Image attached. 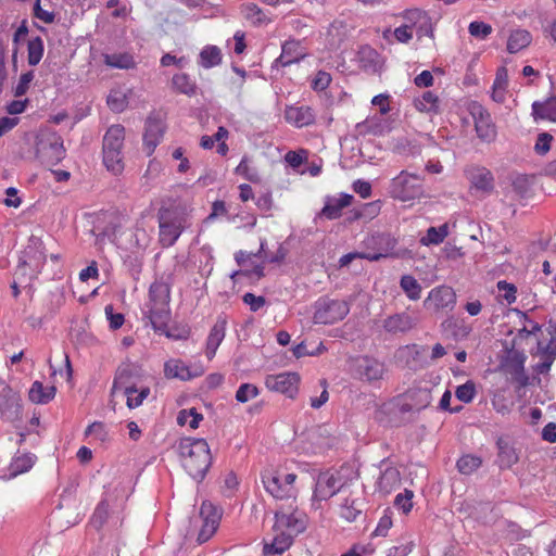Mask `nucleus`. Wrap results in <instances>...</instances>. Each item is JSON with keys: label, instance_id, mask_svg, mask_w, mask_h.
Segmentation results:
<instances>
[{"label": "nucleus", "instance_id": "f257e3e1", "mask_svg": "<svg viewBox=\"0 0 556 556\" xmlns=\"http://www.w3.org/2000/svg\"><path fill=\"white\" fill-rule=\"evenodd\" d=\"M178 450L186 471L194 480L201 482L212 465V455L206 440L182 438L179 441Z\"/></svg>", "mask_w": 556, "mask_h": 556}, {"label": "nucleus", "instance_id": "f03ea898", "mask_svg": "<svg viewBox=\"0 0 556 556\" xmlns=\"http://www.w3.org/2000/svg\"><path fill=\"white\" fill-rule=\"evenodd\" d=\"M170 282L161 277L155 279L149 288L148 302L142 309L143 317L149 320L152 328H164L165 321L170 320Z\"/></svg>", "mask_w": 556, "mask_h": 556}, {"label": "nucleus", "instance_id": "7ed1b4c3", "mask_svg": "<svg viewBox=\"0 0 556 556\" xmlns=\"http://www.w3.org/2000/svg\"><path fill=\"white\" fill-rule=\"evenodd\" d=\"M47 255L41 239L31 236L28 244L22 252L14 276L17 279L28 277V280L37 278L46 263Z\"/></svg>", "mask_w": 556, "mask_h": 556}, {"label": "nucleus", "instance_id": "20e7f679", "mask_svg": "<svg viewBox=\"0 0 556 556\" xmlns=\"http://www.w3.org/2000/svg\"><path fill=\"white\" fill-rule=\"evenodd\" d=\"M290 502L288 506H280L275 513V529L285 531L295 538L306 530L308 518L306 514L300 510Z\"/></svg>", "mask_w": 556, "mask_h": 556}, {"label": "nucleus", "instance_id": "39448f33", "mask_svg": "<svg viewBox=\"0 0 556 556\" xmlns=\"http://www.w3.org/2000/svg\"><path fill=\"white\" fill-rule=\"evenodd\" d=\"M65 156L62 137L55 131H46L37 136L36 157L45 165H56Z\"/></svg>", "mask_w": 556, "mask_h": 556}, {"label": "nucleus", "instance_id": "423d86ee", "mask_svg": "<svg viewBox=\"0 0 556 556\" xmlns=\"http://www.w3.org/2000/svg\"><path fill=\"white\" fill-rule=\"evenodd\" d=\"M349 371L353 379L362 382L374 383L383 379L386 374L384 363L368 355H359L351 359Z\"/></svg>", "mask_w": 556, "mask_h": 556}, {"label": "nucleus", "instance_id": "0eeeda50", "mask_svg": "<svg viewBox=\"0 0 556 556\" xmlns=\"http://www.w3.org/2000/svg\"><path fill=\"white\" fill-rule=\"evenodd\" d=\"M315 312L313 320L318 325H332L342 320L350 312L345 301L330 299L329 296L319 298L314 305Z\"/></svg>", "mask_w": 556, "mask_h": 556}, {"label": "nucleus", "instance_id": "6e6552de", "mask_svg": "<svg viewBox=\"0 0 556 556\" xmlns=\"http://www.w3.org/2000/svg\"><path fill=\"white\" fill-rule=\"evenodd\" d=\"M515 346L516 339H513L510 346H505V355L501 361V367L506 374L510 375L511 380L519 387H526L529 383V377L525 371L527 355Z\"/></svg>", "mask_w": 556, "mask_h": 556}, {"label": "nucleus", "instance_id": "1a4fd4ad", "mask_svg": "<svg viewBox=\"0 0 556 556\" xmlns=\"http://www.w3.org/2000/svg\"><path fill=\"white\" fill-rule=\"evenodd\" d=\"M389 192L392 198L403 202L414 200L424 192L421 179L415 174L402 170L391 180Z\"/></svg>", "mask_w": 556, "mask_h": 556}, {"label": "nucleus", "instance_id": "9d476101", "mask_svg": "<svg viewBox=\"0 0 556 556\" xmlns=\"http://www.w3.org/2000/svg\"><path fill=\"white\" fill-rule=\"evenodd\" d=\"M159 218V241L163 248H169L180 237L184 227L181 218L168 208H160L157 213Z\"/></svg>", "mask_w": 556, "mask_h": 556}, {"label": "nucleus", "instance_id": "9b49d317", "mask_svg": "<svg viewBox=\"0 0 556 556\" xmlns=\"http://www.w3.org/2000/svg\"><path fill=\"white\" fill-rule=\"evenodd\" d=\"M366 251H363V258L370 262H377L392 254L396 245V240L386 232H378L367 237L364 240Z\"/></svg>", "mask_w": 556, "mask_h": 556}, {"label": "nucleus", "instance_id": "f8f14e48", "mask_svg": "<svg viewBox=\"0 0 556 556\" xmlns=\"http://www.w3.org/2000/svg\"><path fill=\"white\" fill-rule=\"evenodd\" d=\"M200 517L202 526L198 534V542L205 543L216 532L220 518L222 510L210 501H203L200 507Z\"/></svg>", "mask_w": 556, "mask_h": 556}, {"label": "nucleus", "instance_id": "ddd939ff", "mask_svg": "<svg viewBox=\"0 0 556 556\" xmlns=\"http://www.w3.org/2000/svg\"><path fill=\"white\" fill-rule=\"evenodd\" d=\"M464 174L470 184V189H475L483 194H490L494 190V175L486 167L469 165L465 168Z\"/></svg>", "mask_w": 556, "mask_h": 556}, {"label": "nucleus", "instance_id": "4468645a", "mask_svg": "<svg viewBox=\"0 0 556 556\" xmlns=\"http://www.w3.org/2000/svg\"><path fill=\"white\" fill-rule=\"evenodd\" d=\"M342 477L330 470L320 472L317 477L313 493L314 500L327 501L336 495L343 486Z\"/></svg>", "mask_w": 556, "mask_h": 556}, {"label": "nucleus", "instance_id": "2eb2a0df", "mask_svg": "<svg viewBox=\"0 0 556 556\" xmlns=\"http://www.w3.org/2000/svg\"><path fill=\"white\" fill-rule=\"evenodd\" d=\"M22 418L21 396L10 387L0 391V419L15 422Z\"/></svg>", "mask_w": 556, "mask_h": 556}, {"label": "nucleus", "instance_id": "dca6fc26", "mask_svg": "<svg viewBox=\"0 0 556 556\" xmlns=\"http://www.w3.org/2000/svg\"><path fill=\"white\" fill-rule=\"evenodd\" d=\"M299 383V374L291 371L269 375L265 379V384L269 390L282 393L290 399H293L296 395Z\"/></svg>", "mask_w": 556, "mask_h": 556}, {"label": "nucleus", "instance_id": "f3484780", "mask_svg": "<svg viewBox=\"0 0 556 556\" xmlns=\"http://www.w3.org/2000/svg\"><path fill=\"white\" fill-rule=\"evenodd\" d=\"M477 136L484 142H493L496 138V127L490 113L480 104H473L470 111Z\"/></svg>", "mask_w": 556, "mask_h": 556}, {"label": "nucleus", "instance_id": "a211bd4d", "mask_svg": "<svg viewBox=\"0 0 556 556\" xmlns=\"http://www.w3.org/2000/svg\"><path fill=\"white\" fill-rule=\"evenodd\" d=\"M306 56L305 49L303 48L300 40L290 39L285 41L281 47V54L274 61V66H289L294 63H299Z\"/></svg>", "mask_w": 556, "mask_h": 556}, {"label": "nucleus", "instance_id": "6ab92c4d", "mask_svg": "<svg viewBox=\"0 0 556 556\" xmlns=\"http://www.w3.org/2000/svg\"><path fill=\"white\" fill-rule=\"evenodd\" d=\"M227 324L228 318L226 314L222 313L217 316L215 324L211 328L206 338L205 348V355L208 359H212L215 356L218 346L223 342L226 336Z\"/></svg>", "mask_w": 556, "mask_h": 556}, {"label": "nucleus", "instance_id": "aec40b11", "mask_svg": "<svg viewBox=\"0 0 556 556\" xmlns=\"http://www.w3.org/2000/svg\"><path fill=\"white\" fill-rule=\"evenodd\" d=\"M119 507L121 505L116 503V500L112 498V496L105 492L90 518V525L94 529L100 530Z\"/></svg>", "mask_w": 556, "mask_h": 556}, {"label": "nucleus", "instance_id": "412c9836", "mask_svg": "<svg viewBox=\"0 0 556 556\" xmlns=\"http://www.w3.org/2000/svg\"><path fill=\"white\" fill-rule=\"evenodd\" d=\"M165 131V126L161 119L149 116L146 121L144 134H143V144L147 150V154L151 155L161 139L163 138Z\"/></svg>", "mask_w": 556, "mask_h": 556}, {"label": "nucleus", "instance_id": "4be33fe9", "mask_svg": "<svg viewBox=\"0 0 556 556\" xmlns=\"http://www.w3.org/2000/svg\"><path fill=\"white\" fill-rule=\"evenodd\" d=\"M286 121L298 127H306L313 125L315 123V113L311 106L302 105V106H287L285 111Z\"/></svg>", "mask_w": 556, "mask_h": 556}, {"label": "nucleus", "instance_id": "5701e85b", "mask_svg": "<svg viewBox=\"0 0 556 556\" xmlns=\"http://www.w3.org/2000/svg\"><path fill=\"white\" fill-rule=\"evenodd\" d=\"M433 304L435 309H453L456 303V294L453 288L440 286L432 289L426 300V303Z\"/></svg>", "mask_w": 556, "mask_h": 556}, {"label": "nucleus", "instance_id": "b1692460", "mask_svg": "<svg viewBox=\"0 0 556 556\" xmlns=\"http://www.w3.org/2000/svg\"><path fill=\"white\" fill-rule=\"evenodd\" d=\"M262 481L266 491L275 498L290 500L293 498L290 492H287L281 475L275 471H265L262 473Z\"/></svg>", "mask_w": 556, "mask_h": 556}, {"label": "nucleus", "instance_id": "393cba45", "mask_svg": "<svg viewBox=\"0 0 556 556\" xmlns=\"http://www.w3.org/2000/svg\"><path fill=\"white\" fill-rule=\"evenodd\" d=\"M353 199V195L349 193H341L338 198L328 197L320 214L327 219H337L342 215V210L352 203Z\"/></svg>", "mask_w": 556, "mask_h": 556}, {"label": "nucleus", "instance_id": "a878e982", "mask_svg": "<svg viewBox=\"0 0 556 556\" xmlns=\"http://www.w3.org/2000/svg\"><path fill=\"white\" fill-rule=\"evenodd\" d=\"M240 12L244 20L256 27L266 26L271 22L269 12L261 9L256 3L253 2L241 4Z\"/></svg>", "mask_w": 556, "mask_h": 556}, {"label": "nucleus", "instance_id": "bb28decb", "mask_svg": "<svg viewBox=\"0 0 556 556\" xmlns=\"http://www.w3.org/2000/svg\"><path fill=\"white\" fill-rule=\"evenodd\" d=\"M202 371L192 372L181 359H169L164 364V375L168 379L191 380L200 376Z\"/></svg>", "mask_w": 556, "mask_h": 556}, {"label": "nucleus", "instance_id": "cd10ccee", "mask_svg": "<svg viewBox=\"0 0 556 556\" xmlns=\"http://www.w3.org/2000/svg\"><path fill=\"white\" fill-rule=\"evenodd\" d=\"M274 538L270 543H265L263 547V553L265 556L268 555H280L285 553L293 543L294 538L285 531H279L273 527Z\"/></svg>", "mask_w": 556, "mask_h": 556}, {"label": "nucleus", "instance_id": "c85d7f7f", "mask_svg": "<svg viewBox=\"0 0 556 556\" xmlns=\"http://www.w3.org/2000/svg\"><path fill=\"white\" fill-rule=\"evenodd\" d=\"M415 325V319L405 312L391 315L383 320V328L390 333L407 332Z\"/></svg>", "mask_w": 556, "mask_h": 556}, {"label": "nucleus", "instance_id": "c756f323", "mask_svg": "<svg viewBox=\"0 0 556 556\" xmlns=\"http://www.w3.org/2000/svg\"><path fill=\"white\" fill-rule=\"evenodd\" d=\"M125 141V127L114 124L108 128L102 140V151L123 149Z\"/></svg>", "mask_w": 556, "mask_h": 556}, {"label": "nucleus", "instance_id": "7c9ffc66", "mask_svg": "<svg viewBox=\"0 0 556 556\" xmlns=\"http://www.w3.org/2000/svg\"><path fill=\"white\" fill-rule=\"evenodd\" d=\"M378 489L380 492L389 494L401 484V473L393 466L386 467L378 479Z\"/></svg>", "mask_w": 556, "mask_h": 556}, {"label": "nucleus", "instance_id": "2f4dec72", "mask_svg": "<svg viewBox=\"0 0 556 556\" xmlns=\"http://www.w3.org/2000/svg\"><path fill=\"white\" fill-rule=\"evenodd\" d=\"M172 86L176 92L188 97H194L198 92L195 79L187 73L175 74L172 78Z\"/></svg>", "mask_w": 556, "mask_h": 556}, {"label": "nucleus", "instance_id": "473e14b6", "mask_svg": "<svg viewBox=\"0 0 556 556\" xmlns=\"http://www.w3.org/2000/svg\"><path fill=\"white\" fill-rule=\"evenodd\" d=\"M496 445L498 448L497 463L502 469H508L518 463V454L507 441L498 439Z\"/></svg>", "mask_w": 556, "mask_h": 556}, {"label": "nucleus", "instance_id": "72a5a7b5", "mask_svg": "<svg viewBox=\"0 0 556 556\" xmlns=\"http://www.w3.org/2000/svg\"><path fill=\"white\" fill-rule=\"evenodd\" d=\"M55 392V387H45L42 382L35 381L29 389L28 397L35 404H47L54 399Z\"/></svg>", "mask_w": 556, "mask_h": 556}, {"label": "nucleus", "instance_id": "f704fd0d", "mask_svg": "<svg viewBox=\"0 0 556 556\" xmlns=\"http://www.w3.org/2000/svg\"><path fill=\"white\" fill-rule=\"evenodd\" d=\"M532 116L536 119L556 122V98H549L544 102L532 103Z\"/></svg>", "mask_w": 556, "mask_h": 556}, {"label": "nucleus", "instance_id": "c9c22d12", "mask_svg": "<svg viewBox=\"0 0 556 556\" xmlns=\"http://www.w3.org/2000/svg\"><path fill=\"white\" fill-rule=\"evenodd\" d=\"M136 375L137 368L134 364L123 363L116 370L113 389H123L125 392L126 387H134L131 378Z\"/></svg>", "mask_w": 556, "mask_h": 556}, {"label": "nucleus", "instance_id": "e433bc0d", "mask_svg": "<svg viewBox=\"0 0 556 556\" xmlns=\"http://www.w3.org/2000/svg\"><path fill=\"white\" fill-rule=\"evenodd\" d=\"M36 460V455L31 453H23L15 456L10 464V477H16L21 473L27 472L33 468Z\"/></svg>", "mask_w": 556, "mask_h": 556}, {"label": "nucleus", "instance_id": "4c0bfd02", "mask_svg": "<svg viewBox=\"0 0 556 556\" xmlns=\"http://www.w3.org/2000/svg\"><path fill=\"white\" fill-rule=\"evenodd\" d=\"M169 320L165 321L164 328H153V330L160 334H164L166 338L172 340H187L191 334V328L187 324H175L168 327Z\"/></svg>", "mask_w": 556, "mask_h": 556}, {"label": "nucleus", "instance_id": "58836bf2", "mask_svg": "<svg viewBox=\"0 0 556 556\" xmlns=\"http://www.w3.org/2000/svg\"><path fill=\"white\" fill-rule=\"evenodd\" d=\"M103 164L108 170L118 175L124 170L123 149L102 151Z\"/></svg>", "mask_w": 556, "mask_h": 556}, {"label": "nucleus", "instance_id": "ea45409f", "mask_svg": "<svg viewBox=\"0 0 556 556\" xmlns=\"http://www.w3.org/2000/svg\"><path fill=\"white\" fill-rule=\"evenodd\" d=\"M104 64L121 70H131L136 67V61L132 54L127 52L104 54Z\"/></svg>", "mask_w": 556, "mask_h": 556}, {"label": "nucleus", "instance_id": "a19ab883", "mask_svg": "<svg viewBox=\"0 0 556 556\" xmlns=\"http://www.w3.org/2000/svg\"><path fill=\"white\" fill-rule=\"evenodd\" d=\"M199 64L203 68H211L222 63V51L217 46H205L199 55Z\"/></svg>", "mask_w": 556, "mask_h": 556}, {"label": "nucleus", "instance_id": "79ce46f5", "mask_svg": "<svg viewBox=\"0 0 556 556\" xmlns=\"http://www.w3.org/2000/svg\"><path fill=\"white\" fill-rule=\"evenodd\" d=\"M531 42V34L525 29L513 31L507 41V50L509 53H517L528 47Z\"/></svg>", "mask_w": 556, "mask_h": 556}, {"label": "nucleus", "instance_id": "37998d69", "mask_svg": "<svg viewBox=\"0 0 556 556\" xmlns=\"http://www.w3.org/2000/svg\"><path fill=\"white\" fill-rule=\"evenodd\" d=\"M150 238L143 228H135L129 232L130 252L142 254L148 248Z\"/></svg>", "mask_w": 556, "mask_h": 556}, {"label": "nucleus", "instance_id": "c03bdc74", "mask_svg": "<svg viewBox=\"0 0 556 556\" xmlns=\"http://www.w3.org/2000/svg\"><path fill=\"white\" fill-rule=\"evenodd\" d=\"M414 104L420 112H439V98L432 91H425L420 97L414 100Z\"/></svg>", "mask_w": 556, "mask_h": 556}, {"label": "nucleus", "instance_id": "a18cd8bd", "mask_svg": "<svg viewBox=\"0 0 556 556\" xmlns=\"http://www.w3.org/2000/svg\"><path fill=\"white\" fill-rule=\"evenodd\" d=\"M363 503L357 498H346L340 506V516L349 522H353L361 516Z\"/></svg>", "mask_w": 556, "mask_h": 556}, {"label": "nucleus", "instance_id": "49530a36", "mask_svg": "<svg viewBox=\"0 0 556 556\" xmlns=\"http://www.w3.org/2000/svg\"><path fill=\"white\" fill-rule=\"evenodd\" d=\"M400 287L406 296L412 301H417L421 295V286L412 275H403L400 280Z\"/></svg>", "mask_w": 556, "mask_h": 556}, {"label": "nucleus", "instance_id": "de8ad7c7", "mask_svg": "<svg viewBox=\"0 0 556 556\" xmlns=\"http://www.w3.org/2000/svg\"><path fill=\"white\" fill-rule=\"evenodd\" d=\"M45 45L41 37L37 36L28 40L27 43V61L30 66L39 64L43 56Z\"/></svg>", "mask_w": 556, "mask_h": 556}, {"label": "nucleus", "instance_id": "09e8293b", "mask_svg": "<svg viewBox=\"0 0 556 556\" xmlns=\"http://www.w3.org/2000/svg\"><path fill=\"white\" fill-rule=\"evenodd\" d=\"M235 173L253 184H258L262 180L258 170L251 166V160L247 155L241 159L239 165L235 169Z\"/></svg>", "mask_w": 556, "mask_h": 556}, {"label": "nucleus", "instance_id": "8fccbe9b", "mask_svg": "<svg viewBox=\"0 0 556 556\" xmlns=\"http://www.w3.org/2000/svg\"><path fill=\"white\" fill-rule=\"evenodd\" d=\"M538 350L541 356V361L535 365L534 369L538 374L544 375L547 374L551 369V366L555 359L556 352L553 350H547L546 344L544 345L542 342H538Z\"/></svg>", "mask_w": 556, "mask_h": 556}, {"label": "nucleus", "instance_id": "3c124183", "mask_svg": "<svg viewBox=\"0 0 556 556\" xmlns=\"http://www.w3.org/2000/svg\"><path fill=\"white\" fill-rule=\"evenodd\" d=\"M106 104L112 112L122 113L128 105V98L121 89H112L106 97Z\"/></svg>", "mask_w": 556, "mask_h": 556}, {"label": "nucleus", "instance_id": "603ef678", "mask_svg": "<svg viewBox=\"0 0 556 556\" xmlns=\"http://www.w3.org/2000/svg\"><path fill=\"white\" fill-rule=\"evenodd\" d=\"M124 394L127 397L126 404L128 408L132 409L139 407L142 404V402L150 394V389L148 387H144L138 390L135 386L126 387Z\"/></svg>", "mask_w": 556, "mask_h": 556}, {"label": "nucleus", "instance_id": "864d4df0", "mask_svg": "<svg viewBox=\"0 0 556 556\" xmlns=\"http://www.w3.org/2000/svg\"><path fill=\"white\" fill-rule=\"evenodd\" d=\"M448 235L447 224H443L440 227H430L427 230L425 237L421 238L420 242L424 245L440 244Z\"/></svg>", "mask_w": 556, "mask_h": 556}, {"label": "nucleus", "instance_id": "5fc2aeb1", "mask_svg": "<svg viewBox=\"0 0 556 556\" xmlns=\"http://www.w3.org/2000/svg\"><path fill=\"white\" fill-rule=\"evenodd\" d=\"M408 20H416V22H420V25L417 28L416 35L420 38L422 36H433V29L429 23L428 16L426 13L415 10L407 12Z\"/></svg>", "mask_w": 556, "mask_h": 556}, {"label": "nucleus", "instance_id": "6e6d98bb", "mask_svg": "<svg viewBox=\"0 0 556 556\" xmlns=\"http://www.w3.org/2000/svg\"><path fill=\"white\" fill-rule=\"evenodd\" d=\"M482 464V459L479 456L467 454L463 455L457 460V469L463 475H471L476 471Z\"/></svg>", "mask_w": 556, "mask_h": 556}, {"label": "nucleus", "instance_id": "4d7b16f0", "mask_svg": "<svg viewBox=\"0 0 556 556\" xmlns=\"http://www.w3.org/2000/svg\"><path fill=\"white\" fill-rule=\"evenodd\" d=\"M441 327L443 331L447 334L453 337L454 339L464 338L469 333V329L465 327L464 325H460L456 319L454 318H447L442 324Z\"/></svg>", "mask_w": 556, "mask_h": 556}, {"label": "nucleus", "instance_id": "13d9d810", "mask_svg": "<svg viewBox=\"0 0 556 556\" xmlns=\"http://www.w3.org/2000/svg\"><path fill=\"white\" fill-rule=\"evenodd\" d=\"M414 492L405 489L404 492L399 493L394 498V506L407 515L413 508Z\"/></svg>", "mask_w": 556, "mask_h": 556}, {"label": "nucleus", "instance_id": "bf43d9fd", "mask_svg": "<svg viewBox=\"0 0 556 556\" xmlns=\"http://www.w3.org/2000/svg\"><path fill=\"white\" fill-rule=\"evenodd\" d=\"M380 212L379 201L363 204L361 210L354 211L353 219H372Z\"/></svg>", "mask_w": 556, "mask_h": 556}, {"label": "nucleus", "instance_id": "052dcab7", "mask_svg": "<svg viewBox=\"0 0 556 556\" xmlns=\"http://www.w3.org/2000/svg\"><path fill=\"white\" fill-rule=\"evenodd\" d=\"M260 390L255 384L242 383L236 392V400L239 403H247L248 401L256 397Z\"/></svg>", "mask_w": 556, "mask_h": 556}, {"label": "nucleus", "instance_id": "680f3d73", "mask_svg": "<svg viewBox=\"0 0 556 556\" xmlns=\"http://www.w3.org/2000/svg\"><path fill=\"white\" fill-rule=\"evenodd\" d=\"M476 386L473 381L468 380L462 386H458L455 391L456 397L464 403H470L476 395Z\"/></svg>", "mask_w": 556, "mask_h": 556}, {"label": "nucleus", "instance_id": "e2e57ef3", "mask_svg": "<svg viewBox=\"0 0 556 556\" xmlns=\"http://www.w3.org/2000/svg\"><path fill=\"white\" fill-rule=\"evenodd\" d=\"M85 435H91L100 442H105L109 439V432L102 421H94L87 427Z\"/></svg>", "mask_w": 556, "mask_h": 556}, {"label": "nucleus", "instance_id": "0e129e2a", "mask_svg": "<svg viewBox=\"0 0 556 556\" xmlns=\"http://www.w3.org/2000/svg\"><path fill=\"white\" fill-rule=\"evenodd\" d=\"M469 34L478 39H485L492 33V26L484 22L473 21L468 26Z\"/></svg>", "mask_w": 556, "mask_h": 556}, {"label": "nucleus", "instance_id": "69168bd1", "mask_svg": "<svg viewBox=\"0 0 556 556\" xmlns=\"http://www.w3.org/2000/svg\"><path fill=\"white\" fill-rule=\"evenodd\" d=\"M497 289L501 292L500 296L505 300L507 304H513L516 301L517 288L514 283L500 280L497 282Z\"/></svg>", "mask_w": 556, "mask_h": 556}, {"label": "nucleus", "instance_id": "338daca9", "mask_svg": "<svg viewBox=\"0 0 556 556\" xmlns=\"http://www.w3.org/2000/svg\"><path fill=\"white\" fill-rule=\"evenodd\" d=\"M392 515H393V511L391 510V508L384 509L383 515L381 516V518L372 533L374 535H377V536H386L387 535L388 531L392 527Z\"/></svg>", "mask_w": 556, "mask_h": 556}, {"label": "nucleus", "instance_id": "774afa93", "mask_svg": "<svg viewBox=\"0 0 556 556\" xmlns=\"http://www.w3.org/2000/svg\"><path fill=\"white\" fill-rule=\"evenodd\" d=\"M513 190L520 197H526L530 191V181L526 175H517L511 182Z\"/></svg>", "mask_w": 556, "mask_h": 556}]
</instances>
